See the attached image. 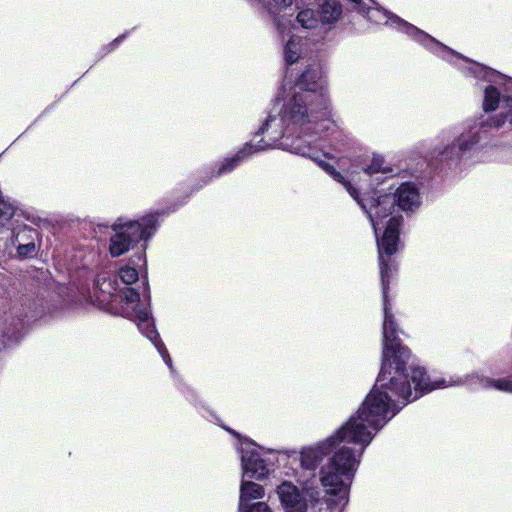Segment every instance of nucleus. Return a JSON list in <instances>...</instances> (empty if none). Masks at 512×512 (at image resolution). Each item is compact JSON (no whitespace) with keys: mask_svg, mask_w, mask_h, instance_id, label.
I'll return each instance as SVG.
<instances>
[{"mask_svg":"<svg viewBox=\"0 0 512 512\" xmlns=\"http://www.w3.org/2000/svg\"><path fill=\"white\" fill-rule=\"evenodd\" d=\"M324 79L318 64L308 65L294 75L288 68L274 106L254 137L232 157L225 158L215 177L232 172L242 161L268 149H282L310 158L346 189L349 195L368 215L377 241L382 290L389 288L390 279L397 270L392 257L400 246V228L403 218L391 216L394 205L404 212H414L421 206V194L413 182L401 183L393 193L381 194L374 190L364 197L351 181L321 159L334 157L331 148L340 149L344 132L331 119L330 100L324 89Z\"/></svg>","mask_w":512,"mask_h":512,"instance_id":"1","label":"nucleus"},{"mask_svg":"<svg viewBox=\"0 0 512 512\" xmlns=\"http://www.w3.org/2000/svg\"><path fill=\"white\" fill-rule=\"evenodd\" d=\"M277 494L284 512H307L319 502L321 491L308 481L301 488L284 481L277 487Z\"/></svg>","mask_w":512,"mask_h":512,"instance_id":"7","label":"nucleus"},{"mask_svg":"<svg viewBox=\"0 0 512 512\" xmlns=\"http://www.w3.org/2000/svg\"><path fill=\"white\" fill-rule=\"evenodd\" d=\"M245 512H272L270 507L264 502H258L245 507Z\"/></svg>","mask_w":512,"mask_h":512,"instance_id":"16","label":"nucleus"},{"mask_svg":"<svg viewBox=\"0 0 512 512\" xmlns=\"http://www.w3.org/2000/svg\"><path fill=\"white\" fill-rule=\"evenodd\" d=\"M388 289L382 290L384 319L382 326V363L376 383L361 407L352 415L371 438L408 402L415 401L436 387L424 368L410 362V350L400 343L399 330L388 301Z\"/></svg>","mask_w":512,"mask_h":512,"instance_id":"2","label":"nucleus"},{"mask_svg":"<svg viewBox=\"0 0 512 512\" xmlns=\"http://www.w3.org/2000/svg\"><path fill=\"white\" fill-rule=\"evenodd\" d=\"M469 385L474 388L496 389L499 391L512 393V380L510 379H491L482 373L474 372L463 376H452L449 379H436V387L446 388L451 386Z\"/></svg>","mask_w":512,"mask_h":512,"instance_id":"8","label":"nucleus"},{"mask_svg":"<svg viewBox=\"0 0 512 512\" xmlns=\"http://www.w3.org/2000/svg\"><path fill=\"white\" fill-rule=\"evenodd\" d=\"M372 440L371 432L365 430L356 418L350 417L331 436L302 447L298 452L300 466L313 472L315 477L316 469L332 454L320 467L319 481L327 493L345 500L361 457Z\"/></svg>","mask_w":512,"mask_h":512,"instance_id":"3","label":"nucleus"},{"mask_svg":"<svg viewBox=\"0 0 512 512\" xmlns=\"http://www.w3.org/2000/svg\"><path fill=\"white\" fill-rule=\"evenodd\" d=\"M96 286L101 292V295L98 296L99 299L107 301L111 313L134 320L139 331L154 344L163 361L172 370V359L161 341L151 317L149 295H144V300L141 301L139 293L134 288L118 289L116 281L110 278L98 277Z\"/></svg>","mask_w":512,"mask_h":512,"instance_id":"4","label":"nucleus"},{"mask_svg":"<svg viewBox=\"0 0 512 512\" xmlns=\"http://www.w3.org/2000/svg\"><path fill=\"white\" fill-rule=\"evenodd\" d=\"M15 213V207L4 199L0 193V228L4 227L12 219Z\"/></svg>","mask_w":512,"mask_h":512,"instance_id":"14","label":"nucleus"},{"mask_svg":"<svg viewBox=\"0 0 512 512\" xmlns=\"http://www.w3.org/2000/svg\"><path fill=\"white\" fill-rule=\"evenodd\" d=\"M381 165V158H373L372 163L364 170V172L368 175L378 174L382 171Z\"/></svg>","mask_w":512,"mask_h":512,"instance_id":"15","label":"nucleus"},{"mask_svg":"<svg viewBox=\"0 0 512 512\" xmlns=\"http://www.w3.org/2000/svg\"><path fill=\"white\" fill-rule=\"evenodd\" d=\"M158 227V213H150L138 220L118 218L112 225L108 252L113 258L120 257L134 249L140 242L144 253L146 243L155 234Z\"/></svg>","mask_w":512,"mask_h":512,"instance_id":"5","label":"nucleus"},{"mask_svg":"<svg viewBox=\"0 0 512 512\" xmlns=\"http://www.w3.org/2000/svg\"><path fill=\"white\" fill-rule=\"evenodd\" d=\"M317 9L307 7L301 9L296 16V24L305 30H311L314 42H320L319 30L321 26V20L318 19Z\"/></svg>","mask_w":512,"mask_h":512,"instance_id":"13","label":"nucleus"},{"mask_svg":"<svg viewBox=\"0 0 512 512\" xmlns=\"http://www.w3.org/2000/svg\"><path fill=\"white\" fill-rule=\"evenodd\" d=\"M39 232L27 225H16L11 230L10 244L16 248L21 259L33 258L37 255Z\"/></svg>","mask_w":512,"mask_h":512,"instance_id":"9","label":"nucleus"},{"mask_svg":"<svg viewBox=\"0 0 512 512\" xmlns=\"http://www.w3.org/2000/svg\"><path fill=\"white\" fill-rule=\"evenodd\" d=\"M275 26L280 35L284 38L285 35H289L290 38L284 46V59L288 65H292L297 62L299 59H302L306 53V49L304 48V43H302V36L291 34L292 30H296L297 26L291 25L290 20H286L284 18L277 17L275 18Z\"/></svg>","mask_w":512,"mask_h":512,"instance_id":"10","label":"nucleus"},{"mask_svg":"<svg viewBox=\"0 0 512 512\" xmlns=\"http://www.w3.org/2000/svg\"><path fill=\"white\" fill-rule=\"evenodd\" d=\"M224 429L227 430L230 434H232V435H234L236 437H239V434L236 431H234V430H232L230 428H227V427H224Z\"/></svg>","mask_w":512,"mask_h":512,"instance_id":"18","label":"nucleus"},{"mask_svg":"<svg viewBox=\"0 0 512 512\" xmlns=\"http://www.w3.org/2000/svg\"><path fill=\"white\" fill-rule=\"evenodd\" d=\"M317 12L319 13L318 19L321 20L318 40H324L332 25L339 19L342 10L337 1L326 0L317 9Z\"/></svg>","mask_w":512,"mask_h":512,"instance_id":"11","label":"nucleus"},{"mask_svg":"<svg viewBox=\"0 0 512 512\" xmlns=\"http://www.w3.org/2000/svg\"><path fill=\"white\" fill-rule=\"evenodd\" d=\"M146 266L145 253L134 254L125 265L118 270V276L126 285H131L139 280V273Z\"/></svg>","mask_w":512,"mask_h":512,"instance_id":"12","label":"nucleus"},{"mask_svg":"<svg viewBox=\"0 0 512 512\" xmlns=\"http://www.w3.org/2000/svg\"><path fill=\"white\" fill-rule=\"evenodd\" d=\"M127 37V33H124L117 38H115L111 43H109L106 47L107 53L113 51L117 48V46Z\"/></svg>","mask_w":512,"mask_h":512,"instance_id":"17","label":"nucleus"},{"mask_svg":"<svg viewBox=\"0 0 512 512\" xmlns=\"http://www.w3.org/2000/svg\"><path fill=\"white\" fill-rule=\"evenodd\" d=\"M238 452L242 463V482L240 486L239 512H245V507L251 500L264 497V488L247 479L261 480L265 478L270 469L268 460L263 458L262 450L253 442L245 440L240 442Z\"/></svg>","mask_w":512,"mask_h":512,"instance_id":"6","label":"nucleus"}]
</instances>
